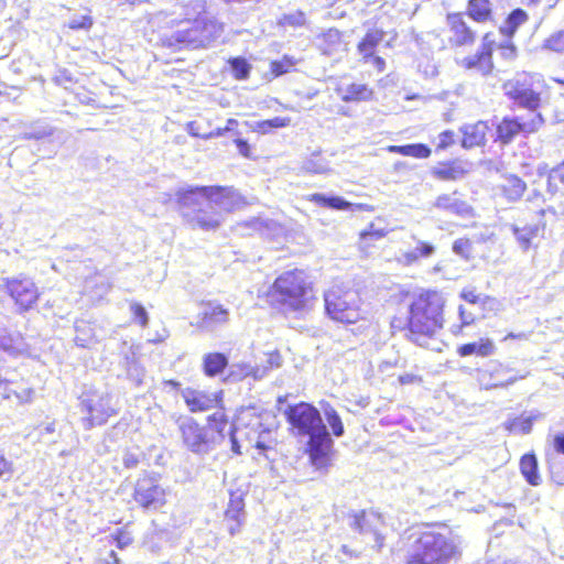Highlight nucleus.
Wrapping results in <instances>:
<instances>
[{"label": "nucleus", "instance_id": "nucleus-33", "mask_svg": "<svg viewBox=\"0 0 564 564\" xmlns=\"http://www.w3.org/2000/svg\"><path fill=\"white\" fill-rule=\"evenodd\" d=\"M228 367V358L223 352H208L203 358V371L207 377H215Z\"/></svg>", "mask_w": 564, "mask_h": 564}, {"label": "nucleus", "instance_id": "nucleus-25", "mask_svg": "<svg viewBox=\"0 0 564 564\" xmlns=\"http://www.w3.org/2000/svg\"><path fill=\"white\" fill-rule=\"evenodd\" d=\"M245 514V499L243 495L237 491H231L227 508L225 510V519L230 522L229 533L236 534L243 522Z\"/></svg>", "mask_w": 564, "mask_h": 564}, {"label": "nucleus", "instance_id": "nucleus-38", "mask_svg": "<svg viewBox=\"0 0 564 564\" xmlns=\"http://www.w3.org/2000/svg\"><path fill=\"white\" fill-rule=\"evenodd\" d=\"M529 19V15L528 13L521 9V8H517V9H513L506 18V25L505 28H501V33L502 34H506V35H509V36H512L516 31L518 30V28L520 25H522L523 23H525Z\"/></svg>", "mask_w": 564, "mask_h": 564}, {"label": "nucleus", "instance_id": "nucleus-37", "mask_svg": "<svg viewBox=\"0 0 564 564\" xmlns=\"http://www.w3.org/2000/svg\"><path fill=\"white\" fill-rule=\"evenodd\" d=\"M291 124V118L289 117H274L271 119L261 120L254 123L252 131L258 134H269L274 129L286 128Z\"/></svg>", "mask_w": 564, "mask_h": 564}, {"label": "nucleus", "instance_id": "nucleus-19", "mask_svg": "<svg viewBox=\"0 0 564 564\" xmlns=\"http://www.w3.org/2000/svg\"><path fill=\"white\" fill-rule=\"evenodd\" d=\"M527 191L525 182L514 174H505L496 187V195L506 202L513 203L522 198Z\"/></svg>", "mask_w": 564, "mask_h": 564}, {"label": "nucleus", "instance_id": "nucleus-55", "mask_svg": "<svg viewBox=\"0 0 564 564\" xmlns=\"http://www.w3.org/2000/svg\"><path fill=\"white\" fill-rule=\"evenodd\" d=\"M498 48L501 55L507 59H513L517 55V47L510 42L501 43Z\"/></svg>", "mask_w": 564, "mask_h": 564}, {"label": "nucleus", "instance_id": "nucleus-53", "mask_svg": "<svg viewBox=\"0 0 564 564\" xmlns=\"http://www.w3.org/2000/svg\"><path fill=\"white\" fill-rule=\"evenodd\" d=\"M93 25V19L90 17H83L80 20H73L68 23V28L72 30H88Z\"/></svg>", "mask_w": 564, "mask_h": 564}, {"label": "nucleus", "instance_id": "nucleus-11", "mask_svg": "<svg viewBox=\"0 0 564 564\" xmlns=\"http://www.w3.org/2000/svg\"><path fill=\"white\" fill-rule=\"evenodd\" d=\"M284 415L290 426L302 436H308L326 427L319 411L307 402L302 401L290 405Z\"/></svg>", "mask_w": 564, "mask_h": 564}, {"label": "nucleus", "instance_id": "nucleus-44", "mask_svg": "<svg viewBox=\"0 0 564 564\" xmlns=\"http://www.w3.org/2000/svg\"><path fill=\"white\" fill-rule=\"evenodd\" d=\"M560 184L564 185V160L555 165L547 175V188L550 192H557Z\"/></svg>", "mask_w": 564, "mask_h": 564}, {"label": "nucleus", "instance_id": "nucleus-17", "mask_svg": "<svg viewBox=\"0 0 564 564\" xmlns=\"http://www.w3.org/2000/svg\"><path fill=\"white\" fill-rule=\"evenodd\" d=\"M495 48L496 42L491 39V33L488 32L484 34L477 52L463 57L458 65L465 70H477L484 76L490 75L495 68Z\"/></svg>", "mask_w": 564, "mask_h": 564}, {"label": "nucleus", "instance_id": "nucleus-57", "mask_svg": "<svg viewBox=\"0 0 564 564\" xmlns=\"http://www.w3.org/2000/svg\"><path fill=\"white\" fill-rule=\"evenodd\" d=\"M398 381L404 386L421 382L422 378L413 373H404L399 376Z\"/></svg>", "mask_w": 564, "mask_h": 564}, {"label": "nucleus", "instance_id": "nucleus-36", "mask_svg": "<svg viewBox=\"0 0 564 564\" xmlns=\"http://www.w3.org/2000/svg\"><path fill=\"white\" fill-rule=\"evenodd\" d=\"M435 251V247L426 241H419L414 250L405 251L402 254L403 262L411 265L417 262L420 259L431 257Z\"/></svg>", "mask_w": 564, "mask_h": 564}, {"label": "nucleus", "instance_id": "nucleus-49", "mask_svg": "<svg viewBox=\"0 0 564 564\" xmlns=\"http://www.w3.org/2000/svg\"><path fill=\"white\" fill-rule=\"evenodd\" d=\"M453 251L465 258L469 259L471 257V241L468 238H459L453 243Z\"/></svg>", "mask_w": 564, "mask_h": 564}, {"label": "nucleus", "instance_id": "nucleus-59", "mask_svg": "<svg viewBox=\"0 0 564 564\" xmlns=\"http://www.w3.org/2000/svg\"><path fill=\"white\" fill-rule=\"evenodd\" d=\"M458 313L460 317V328L469 326L474 322L473 318H469L467 315H465L464 307L460 306Z\"/></svg>", "mask_w": 564, "mask_h": 564}, {"label": "nucleus", "instance_id": "nucleus-56", "mask_svg": "<svg viewBox=\"0 0 564 564\" xmlns=\"http://www.w3.org/2000/svg\"><path fill=\"white\" fill-rule=\"evenodd\" d=\"M268 368H279L282 365V356L279 350H272L267 354Z\"/></svg>", "mask_w": 564, "mask_h": 564}, {"label": "nucleus", "instance_id": "nucleus-13", "mask_svg": "<svg viewBox=\"0 0 564 564\" xmlns=\"http://www.w3.org/2000/svg\"><path fill=\"white\" fill-rule=\"evenodd\" d=\"M505 95L519 107L538 112L541 105V94L533 89L532 77L522 76L503 83Z\"/></svg>", "mask_w": 564, "mask_h": 564}, {"label": "nucleus", "instance_id": "nucleus-34", "mask_svg": "<svg viewBox=\"0 0 564 564\" xmlns=\"http://www.w3.org/2000/svg\"><path fill=\"white\" fill-rule=\"evenodd\" d=\"M341 100L346 102L368 101L373 97V90L366 84L351 83L345 87Z\"/></svg>", "mask_w": 564, "mask_h": 564}, {"label": "nucleus", "instance_id": "nucleus-8", "mask_svg": "<svg viewBox=\"0 0 564 564\" xmlns=\"http://www.w3.org/2000/svg\"><path fill=\"white\" fill-rule=\"evenodd\" d=\"M79 406L84 414L83 424L87 430L105 425L119 412L110 393L96 390L84 392L79 398Z\"/></svg>", "mask_w": 564, "mask_h": 564}, {"label": "nucleus", "instance_id": "nucleus-4", "mask_svg": "<svg viewBox=\"0 0 564 564\" xmlns=\"http://www.w3.org/2000/svg\"><path fill=\"white\" fill-rule=\"evenodd\" d=\"M268 304L276 310L302 312L316 300V283L302 268L284 270L275 276L265 292Z\"/></svg>", "mask_w": 564, "mask_h": 564}, {"label": "nucleus", "instance_id": "nucleus-20", "mask_svg": "<svg viewBox=\"0 0 564 564\" xmlns=\"http://www.w3.org/2000/svg\"><path fill=\"white\" fill-rule=\"evenodd\" d=\"M545 223L542 220L535 223H525L521 226H512V232L522 248L527 251L531 247H535V241L543 237Z\"/></svg>", "mask_w": 564, "mask_h": 564}, {"label": "nucleus", "instance_id": "nucleus-27", "mask_svg": "<svg viewBox=\"0 0 564 564\" xmlns=\"http://www.w3.org/2000/svg\"><path fill=\"white\" fill-rule=\"evenodd\" d=\"M456 352L462 358L469 356L488 358L496 352V345L491 338L481 337L477 341H469L459 345Z\"/></svg>", "mask_w": 564, "mask_h": 564}, {"label": "nucleus", "instance_id": "nucleus-51", "mask_svg": "<svg viewBox=\"0 0 564 564\" xmlns=\"http://www.w3.org/2000/svg\"><path fill=\"white\" fill-rule=\"evenodd\" d=\"M112 539L116 542V545L121 550L132 543L131 534L123 528L117 530L116 533L112 535Z\"/></svg>", "mask_w": 564, "mask_h": 564}, {"label": "nucleus", "instance_id": "nucleus-12", "mask_svg": "<svg viewBox=\"0 0 564 564\" xmlns=\"http://www.w3.org/2000/svg\"><path fill=\"white\" fill-rule=\"evenodd\" d=\"M133 501L145 511H154L166 505V490L152 475H143L135 481Z\"/></svg>", "mask_w": 564, "mask_h": 564}, {"label": "nucleus", "instance_id": "nucleus-42", "mask_svg": "<svg viewBox=\"0 0 564 564\" xmlns=\"http://www.w3.org/2000/svg\"><path fill=\"white\" fill-rule=\"evenodd\" d=\"M202 321L208 325L226 323L228 321V311L220 304L209 306L202 313Z\"/></svg>", "mask_w": 564, "mask_h": 564}, {"label": "nucleus", "instance_id": "nucleus-40", "mask_svg": "<svg viewBox=\"0 0 564 564\" xmlns=\"http://www.w3.org/2000/svg\"><path fill=\"white\" fill-rule=\"evenodd\" d=\"M232 77L237 80H246L250 76L251 64L241 56L227 59Z\"/></svg>", "mask_w": 564, "mask_h": 564}, {"label": "nucleus", "instance_id": "nucleus-18", "mask_svg": "<svg viewBox=\"0 0 564 564\" xmlns=\"http://www.w3.org/2000/svg\"><path fill=\"white\" fill-rule=\"evenodd\" d=\"M181 395L191 413H203L214 409L225 411L223 390L208 392L187 387L182 391Z\"/></svg>", "mask_w": 564, "mask_h": 564}, {"label": "nucleus", "instance_id": "nucleus-47", "mask_svg": "<svg viewBox=\"0 0 564 564\" xmlns=\"http://www.w3.org/2000/svg\"><path fill=\"white\" fill-rule=\"evenodd\" d=\"M14 464L10 460L4 452L0 448V479L10 480L14 475Z\"/></svg>", "mask_w": 564, "mask_h": 564}, {"label": "nucleus", "instance_id": "nucleus-62", "mask_svg": "<svg viewBox=\"0 0 564 564\" xmlns=\"http://www.w3.org/2000/svg\"><path fill=\"white\" fill-rule=\"evenodd\" d=\"M254 447L262 451V452H265L268 449H271L272 448V445L271 444H267L264 442H261V441H257L254 443Z\"/></svg>", "mask_w": 564, "mask_h": 564}, {"label": "nucleus", "instance_id": "nucleus-48", "mask_svg": "<svg viewBox=\"0 0 564 564\" xmlns=\"http://www.w3.org/2000/svg\"><path fill=\"white\" fill-rule=\"evenodd\" d=\"M195 127H196V121L188 122L187 123V132L192 137L200 138V139H204V140H208V139H213V138H218V137H221V135H224L226 133L225 127L216 128V129H214V130H212L209 132H206V133L194 131Z\"/></svg>", "mask_w": 564, "mask_h": 564}, {"label": "nucleus", "instance_id": "nucleus-50", "mask_svg": "<svg viewBox=\"0 0 564 564\" xmlns=\"http://www.w3.org/2000/svg\"><path fill=\"white\" fill-rule=\"evenodd\" d=\"M133 319L142 327H147L149 324V316L144 306L140 303H132L130 306Z\"/></svg>", "mask_w": 564, "mask_h": 564}, {"label": "nucleus", "instance_id": "nucleus-10", "mask_svg": "<svg viewBox=\"0 0 564 564\" xmlns=\"http://www.w3.org/2000/svg\"><path fill=\"white\" fill-rule=\"evenodd\" d=\"M544 123L540 112L528 117L505 116L495 124L494 142L508 145L518 137L528 138L536 133Z\"/></svg>", "mask_w": 564, "mask_h": 564}, {"label": "nucleus", "instance_id": "nucleus-24", "mask_svg": "<svg viewBox=\"0 0 564 564\" xmlns=\"http://www.w3.org/2000/svg\"><path fill=\"white\" fill-rule=\"evenodd\" d=\"M316 47L324 55H333L346 50L344 34L330 28L316 36Z\"/></svg>", "mask_w": 564, "mask_h": 564}, {"label": "nucleus", "instance_id": "nucleus-7", "mask_svg": "<svg viewBox=\"0 0 564 564\" xmlns=\"http://www.w3.org/2000/svg\"><path fill=\"white\" fill-rule=\"evenodd\" d=\"M440 50H467L477 41V32L468 24L465 13L460 11L448 12L445 15V25L431 32Z\"/></svg>", "mask_w": 564, "mask_h": 564}, {"label": "nucleus", "instance_id": "nucleus-14", "mask_svg": "<svg viewBox=\"0 0 564 564\" xmlns=\"http://www.w3.org/2000/svg\"><path fill=\"white\" fill-rule=\"evenodd\" d=\"M6 293L12 299L20 313L30 311L40 299V291L28 276L8 278L3 281Z\"/></svg>", "mask_w": 564, "mask_h": 564}, {"label": "nucleus", "instance_id": "nucleus-29", "mask_svg": "<svg viewBox=\"0 0 564 564\" xmlns=\"http://www.w3.org/2000/svg\"><path fill=\"white\" fill-rule=\"evenodd\" d=\"M308 200L321 206L336 210H346L355 207L358 210L372 212L373 207L366 204H351L339 196L326 197L321 193H314L308 196Z\"/></svg>", "mask_w": 564, "mask_h": 564}, {"label": "nucleus", "instance_id": "nucleus-2", "mask_svg": "<svg viewBox=\"0 0 564 564\" xmlns=\"http://www.w3.org/2000/svg\"><path fill=\"white\" fill-rule=\"evenodd\" d=\"M404 564H458L462 552L451 530L441 523H415L398 539Z\"/></svg>", "mask_w": 564, "mask_h": 564}, {"label": "nucleus", "instance_id": "nucleus-1", "mask_svg": "<svg viewBox=\"0 0 564 564\" xmlns=\"http://www.w3.org/2000/svg\"><path fill=\"white\" fill-rule=\"evenodd\" d=\"M175 203L184 221L205 231L217 230L229 214L247 205L246 198L232 186L200 185L180 188Z\"/></svg>", "mask_w": 564, "mask_h": 564}, {"label": "nucleus", "instance_id": "nucleus-64", "mask_svg": "<svg viewBox=\"0 0 564 564\" xmlns=\"http://www.w3.org/2000/svg\"><path fill=\"white\" fill-rule=\"evenodd\" d=\"M231 442H232V449L236 454H240V451H239V446L237 444V441L236 438L234 437V435H231Z\"/></svg>", "mask_w": 564, "mask_h": 564}, {"label": "nucleus", "instance_id": "nucleus-54", "mask_svg": "<svg viewBox=\"0 0 564 564\" xmlns=\"http://www.w3.org/2000/svg\"><path fill=\"white\" fill-rule=\"evenodd\" d=\"M460 297L470 304H477L480 301V295L473 288L463 289Z\"/></svg>", "mask_w": 564, "mask_h": 564}, {"label": "nucleus", "instance_id": "nucleus-15", "mask_svg": "<svg viewBox=\"0 0 564 564\" xmlns=\"http://www.w3.org/2000/svg\"><path fill=\"white\" fill-rule=\"evenodd\" d=\"M384 37L386 31L373 22L356 45L360 62L364 64L371 63L378 73H383L387 66L384 58L376 53Z\"/></svg>", "mask_w": 564, "mask_h": 564}, {"label": "nucleus", "instance_id": "nucleus-30", "mask_svg": "<svg viewBox=\"0 0 564 564\" xmlns=\"http://www.w3.org/2000/svg\"><path fill=\"white\" fill-rule=\"evenodd\" d=\"M267 411L259 409L256 405H249L241 408L238 413V421L241 425L250 429L254 433H261L264 431L263 416L267 415Z\"/></svg>", "mask_w": 564, "mask_h": 564}, {"label": "nucleus", "instance_id": "nucleus-32", "mask_svg": "<svg viewBox=\"0 0 564 564\" xmlns=\"http://www.w3.org/2000/svg\"><path fill=\"white\" fill-rule=\"evenodd\" d=\"M456 193L457 192L438 195L434 202V206L440 210L456 215L468 214L470 210L469 205L465 200L456 198Z\"/></svg>", "mask_w": 564, "mask_h": 564}, {"label": "nucleus", "instance_id": "nucleus-16", "mask_svg": "<svg viewBox=\"0 0 564 564\" xmlns=\"http://www.w3.org/2000/svg\"><path fill=\"white\" fill-rule=\"evenodd\" d=\"M305 453L308 460L316 469L326 470L332 465L333 458V440L330 438L326 427L308 435Z\"/></svg>", "mask_w": 564, "mask_h": 564}, {"label": "nucleus", "instance_id": "nucleus-43", "mask_svg": "<svg viewBox=\"0 0 564 564\" xmlns=\"http://www.w3.org/2000/svg\"><path fill=\"white\" fill-rule=\"evenodd\" d=\"M542 48L557 54L564 53V30L551 33L543 41Z\"/></svg>", "mask_w": 564, "mask_h": 564}, {"label": "nucleus", "instance_id": "nucleus-61", "mask_svg": "<svg viewBox=\"0 0 564 564\" xmlns=\"http://www.w3.org/2000/svg\"><path fill=\"white\" fill-rule=\"evenodd\" d=\"M137 464H138V458H135L133 456H130V457L126 458L124 462H123V465L127 468L135 467Z\"/></svg>", "mask_w": 564, "mask_h": 564}, {"label": "nucleus", "instance_id": "nucleus-63", "mask_svg": "<svg viewBox=\"0 0 564 564\" xmlns=\"http://www.w3.org/2000/svg\"><path fill=\"white\" fill-rule=\"evenodd\" d=\"M164 383H165V386H169L176 390L180 389V387H181V383L174 379L166 380Z\"/></svg>", "mask_w": 564, "mask_h": 564}, {"label": "nucleus", "instance_id": "nucleus-3", "mask_svg": "<svg viewBox=\"0 0 564 564\" xmlns=\"http://www.w3.org/2000/svg\"><path fill=\"white\" fill-rule=\"evenodd\" d=\"M446 300L442 292L426 289L412 295L406 314H395L390 326L411 343L427 347L444 328Z\"/></svg>", "mask_w": 564, "mask_h": 564}, {"label": "nucleus", "instance_id": "nucleus-5", "mask_svg": "<svg viewBox=\"0 0 564 564\" xmlns=\"http://www.w3.org/2000/svg\"><path fill=\"white\" fill-rule=\"evenodd\" d=\"M229 424L226 411H215L206 417L205 425L194 417H187L178 425V431L186 449L205 454L225 441Z\"/></svg>", "mask_w": 564, "mask_h": 564}, {"label": "nucleus", "instance_id": "nucleus-60", "mask_svg": "<svg viewBox=\"0 0 564 564\" xmlns=\"http://www.w3.org/2000/svg\"><path fill=\"white\" fill-rule=\"evenodd\" d=\"M238 120L234 119V118H229L227 121H226V126H225V129H226V132L228 131H231V130H235L237 127H238Z\"/></svg>", "mask_w": 564, "mask_h": 564}, {"label": "nucleus", "instance_id": "nucleus-22", "mask_svg": "<svg viewBox=\"0 0 564 564\" xmlns=\"http://www.w3.org/2000/svg\"><path fill=\"white\" fill-rule=\"evenodd\" d=\"M462 147L464 149H473L486 144L489 126L486 121L479 120L475 123L465 124L460 129Z\"/></svg>", "mask_w": 564, "mask_h": 564}, {"label": "nucleus", "instance_id": "nucleus-26", "mask_svg": "<svg viewBox=\"0 0 564 564\" xmlns=\"http://www.w3.org/2000/svg\"><path fill=\"white\" fill-rule=\"evenodd\" d=\"M465 164L459 159L446 160L440 162L433 170L432 175L438 181L454 182L467 174Z\"/></svg>", "mask_w": 564, "mask_h": 564}, {"label": "nucleus", "instance_id": "nucleus-9", "mask_svg": "<svg viewBox=\"0 0 564 564\" xmlns=\"http://www.w3.org/2000/svg\"><path fill=\"white\" fill-rule=\"evenodd\" d=\"M325 310L329 317L344 324H355L364 318L360 299L351 290L332 288L325 293Z\"/></svg>", "mask_w": 564, "mask_h": 564}, {"label": "nucleus", "instance_id": "nucleus-6", "mask_svg": "<svg viewBox=\"0 0 564 564\" xmlns=\"http://www.w3.org/2000/svg\"><path fill=\"white\" fill-rule=\"evenodd\" d=\"M225 31V24L206 13H198L193 20H181L176 29L166 36L169 46L200 50L218 40Z\"/></svg>", "mask_w": 564, "mask_h": 564}, {"label": "nucleus", "instance_id": "nucleus-41", "mask_svg": "<svg viewBox=\"0 0 564 564\" xmlns=\"http://www.w3.org/2000/svg\"><path fill=\"white\" fill-rule=\"evenodd\" d=\"M297 61L289 55H283L280 59L271 61L269 64L270 74L276 78L294 69Z\"/></svg>", "mask_w": 564, "mask_h": 564}, {"label": "nucleus", "instance_id": "nucleus-58", "mask_svg": "<svg viewBox=\"0 0 564 564\" xmlns=\"http://www.w3.org/2000/svg\"><path fill=\"white\" fill-rule=\"evenodd\" d=\"M553 448L557 454L564 455V434H557L554 436Z\"/></svg>", "mask_w": 564, "mask_h": 564}, {"label": "nucleus", "instance_id": "nucleus-23", "mask_svg": "<svg viewBox=\"0 0 564 564\" xmlns=\"http://www.w3.org/2000/svg\"><path fill=\"white\" fill-rule=\"evenodd\" d=\"M389 234V229L377 227L375 223H370L368 227L358 235L357 249L365 257L372 253L377 248V242L384 239Z\"/></svg>", "mask_w": 564, "mask_h": 564}, {"label": "nucleus", "instance_id": "nucleus-46", "mask_svg": "<svg viewBox=\"0 0 564 564\" xmlns=\"http://www.w3.org/2000/svg\"><path fill=\"white\" fill-rule=\"evenodd\" d=\"M456 143V133L453 130H445L438 134V141L435 145L436 152L445 151Z\"/></svg>", "mask_w": 564, "mask_h": 564}, {"label": "nucleus", "instance_id": "nucleus-45", "mask_svg": "<svg viewBox=\"0 0 564 564\" xmlns=\"http://www.w3.org/2000/svg\"><path fill=\"white\" fill-rule=\"evenodd\" d=\"M326 420L329 427L332 429L333 435L339 437L344 434V424L339 414L334 409L326 412Z\"/></svg>", "mask_w": 564, "mask_h": 564}, {"label": "nucleus", "instance_id": "nucleus-28", "mask_svg": "<svg viewBox=\"0 0 564 564\" xmlns=\"http://www.w3.org/2000/svg\"><path fill=\"white\" fill-rule=\"evenodd\" d=\"M465 15L479 24L492 22L495 20L494 4L491 0H468Z\"/></svg>", "mask_w": 564, "mask_h": 564}, {"label": "nucleus", "instance_id": "nucleus-39", "mask_svg": "<svg viewBox=\"0 0 564 564\" xmlns=\"http://www.w3.org/2000/svg\"><path fill=\"white\" fill-rule=\"evenodd\" d=\"M75 341L80 347H89L96 341L95 329L93 325L85 321H79L75 326Z\"/></svg>", "mask_w": 564, "mask_h": 564}, {"label": "nucleus", "instance_id": "nucleus-52", "mask_svg": "<svg viewBox=\"0 0 564 564\" xmlns=\"http://www.w3.org/2000/svg\"><path fill=\"white\" fill-rule=\"evenodd\" d=\"M234 143L236 144L240 155H242L246 159H256V156L252 154L251 145L248 143L247 140L237 138L235 139Z\"/></svg>", "mask_w": 564, "mask_h": 564}, {"label": "nucleus", "instance_id": "nucleus-21", "mask_svg": "<svg viewBox=\"0 0 564 564\" xmlns=\"http://www.w3.org/2000/svg\"><path fill=\"white\" fill-rule=\"evenodd\" d=\"M381 522V517L376 512L361 510L354 514L352 528L360 533L372 532L380 549L383 546L384 535L378 532L377 525Z\"/></svg>", "mask_w": 564, "mask_h": 564}, {"label": "nucleus", "instance_id": "nucleus-35", "mask_svg": "<svg viewBox=\"0 0 564 564\" xmlns=\"http://www.w3.org/2000/svg\"><path fill=\"white\" fill-rule=\"evenodd\" d=\"M387 151L403 156H412L416 159H427L432 154V150L423 143H413L404 145H388Z\"/></svg>", "mask_w": 564, "mask_h": 564}, {"label": "nucleus", "instance_id": "nucleus-31", "mask_svg": "<svg viewBox=\"0 0 564 564\" xmlns=\"http://www.w3.org/2000/svg\"><path fill=\"white\" fill-rule=\"evenodd\" d=\"M519 469L530 486L536 487L541 484L538 459L533 453H527L520 457Z\"/></svg>", "mask_w": 564, "mask_h": 564}]
</instances>
